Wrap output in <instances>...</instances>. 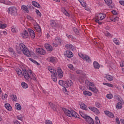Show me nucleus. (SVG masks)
<instances>
[{"label": "nucleus", "mask_w": 124, "mask_h": 124, "mask_svg": "<svg viewBox=\"0 0 124 124\" xmlns=\"http://www.w3.org/2000/svg\"><path fill=\"white\" fill-rule=\"evenodd\" d=\"M62 110H63L65 115L68 116V117H74L75 118H78V116H79V115L73 110L71 109L69 110L68 109H66V108H62Z\"/></svg>", "instance_id": "f257e3e1"}, {"label": "nucleus", "mask_w": 124, "mask_h": 124, "mask_svg": "<svg viewBox=\"0 0 124 124\" xmlns=\"http://www.w3.org/2000/svg\"><path fill=\"white\" fill-rule=\"evenodd\" d=\"M104 113L108 117H109V118H114V114L109 111L105 110Z\"/></svg>", "instance_id": "2eb2a0df"}, {"label": "nucleus", "mask_w": 124, "mask_h": 124, "mask_svg": "<svg viewBox=\"0 0 124 124\" xmlns=\"http://www.w3.org/2000/svg\"><path fill=\"white\" fill-rule=\"evenodd\" d=\"M30 61H31L32 62H33V63H36L37 62L35 60H33L32 58H29Z\"/></svg>", "instance_id": "864d4df0"}, {"label": "nucleus", "mask_w": 124, "mask_h": 124, "mask_svg": "<svg viewBox=\"0 0 124 124\" xmlns=\"http://www.w3.org/2000/svg\"><path fill=\"white\" fill-rule=\"evenodd\" d=\"M105 1L106 4L109 6V8H110L111 9H112V8H114V6L111 5L112 4V0H105Z\"/></svg>", "instance_id": "4468645a"}, {"label": "nucleus", "mask_w": 124, "mask_h": 124, "mask_svg": "<svg viewBox=\"0 0 124 124\" xmlns=\"http://www.w3.org/2000/svg\"><path fill=\"white\" fill-rule=\"evenodd\" d=\"M103 84L104 85V86H107L108 87H109L110 88H113L114 87V85L113 84L108 83H103Z\"/></svg>", "instance_id": "e433bc0d"}, {"label": "nucleus", "mask_w": 124, "mask_h": 124, "mask_svg": "<svg viewBox=\"0 0 124 124\" xmlns=\"http://www.w3.org/2000/svg\"><path fill=\"white\" fill-rule=\"evenodd\" d=\"M64 56L67 58H72L73 57V53L70 50H67L64 53Z\"/></svg>", "instance_id": "6e6552de"}, {"label": "nucleus", "mask_w": 124, "mask_h": 124, "mask_svg": "<svg viewBox=\"0 0 124 124\" xmlns=\"http://www.w3.org/2000/svg\"><path fill=\"white\" fill-rule=\"evenodd\" d=\"M73 31H74L76 34H79V30H78L77 28H74Z\"/></svg>", "instance_id": "a19ab883"}, {"label": "nucleus", "mask_w": 124, "mask_h": 124, "mask_svg": "<svg viewBox=\"0 0 124 124\" xmlns=\"http://www.w3.org/2000/svg\"><path fill=\"white\" fill-rule=\"evenodd\" d=\"M21 86L23 89H28L29 88L28 84L26 83L25 82L21 83Z\"/></svg>", "instance_id": "c85d7f7f"}, {"label": "nucleus", "mask_w": 124, "mask_h": 124, "mask_svg": "<svg viewBox=\"0 0 124 124\" xmlns=\"http://www.w3.org/2000/svg\"><path fill=\"white\" fill-rule=\"evenodd\" d=\"M68 67L70 68V69H73V65L69 64L68 65Z\"/></svg>", "instance_id": "5fc2aeb1"}, {"label": "nucleus", "mask_w": 124, "mask_h": 124, "mask_svg": "<svg viewBox=\"0 0 124 124\" xmlns=\"http://www.w3.org/2000/svg\"><path fill=\"white\" fill-rule=\"evenodd\" d=\"M59 84L60 86H62V87H63V91H64V86L65 84V81H64L63 80H59Z\"/></svg>", "instance_id": "bb28decb"}, {"label": "nucleus", "mask_w": 124, "mask_h": 124, "mask_svg": "<svg viewBox=\"0 0 124 124\" xmlns=\"http://www.w3.org/2000/svg\"><path fill=\"white\" fill-rule=\"evenodd\" d=\"M16 118L18 120H19V121H22V120H23V117H22V116H18Z\"/></svg>", "instance_id": "bf43d9fd"}, {"label": "nucleus", "mask_w": 124, "mask_h": 124, "mask_svg": "<svg viewBox=\"0 0 124 124\" xmlns=\"http://www.w3.org/2000/svg\"><path fill=\"white\" fill-rule=\"evenodd\" d=\"M112 14H113V15H117L118 14V13H117V12L116 11V10H113L111 11Z\"/></svg>", "instance_id": "680f3d73"}, {"label": "nucleus", "mask_w": 124, "mask_h": 124, "mask_svg": "<svg viewBox=\"0 0 124 124\" xmlns=\"http://www.w3.org/2000/svg\"><path fill=\"white\" fill-rule=\"evenodd\" d=\"M21 10H22L24 13H29V8L25 5L21 6Z\"/></svg>", "instance_id": "dca6fc26"}, {"label": "nucleus", "mask_w": 124, "mask_h": 124, "mask_svg": "<svg viewBox=\"0 0 124 124\" xmlns=\"http://www.w3.org/2000/svg\"><path fill=\"white\" fill-rule=\"evenodd\" d=\"M32 5L35 6V7H37L38 8H40L41 7L40 4H39V3H37V2L35 1H32Z\"/></svg>", "instance_id": "b1692460"}, {"label": "nucleus", "mask_w": 124, "mask_h": 124, "mask_svg": "<svg viewBox=\"0 0 124 124\" xmlns=\"http://www.w3.org/2000/svg\"><path fill=\"white\" fill-rule=\"evenodd\" d=\"M31 78L34 81H36V78H35V75L32 74V76L31 77Z\"/></svg>", "instance_id": "09e8293b"}, {"label": "nucleus", "mask_w": 124, "mask_h": 124, "mask_svg": "<svg viewBox=\"0 0 124 124\" xmlns=\"http://www.w3.org/2000/svg\"><path fill=\"white\" fill-rule=\"evenodd\" d=\"M11 97H13L12 99L14 101H17V96L16 95H13Z\"/></svg>", "instance_id": "a18cd8bd"}, {"label": "nucleus", "mask_w": 124, "mask_h": 124, "mask_svg": "<svg viewBox=\"0 0 124 124\" xmlns=\"http://www.w3.org/2000/svg\"><path fill=\"white\" fill-rule=\"evenodd\" d=\"M113 42L116 45H120V41H119V39H118V38H115L113 39Z\"/></svg>", "instance_id": "72a5a7b5"}, {"label": "nucleus", "mask_w": 124, "mask_h": 124, "mask_svg": "<svg viewBox=\"0 0 124 124\" xmlns=\"http://www.w3.org/2000/svg\"><path fill=\"white\" fill-rule=\"evenodd\" d=\"M16 71L17 73V74L18 75V76H20V77H22L23 76V72H22V70L19 68H17L16 69Z\"/></svg>", "instance_id": "4be33fe9"}, {"label": "nucleus", "mask_w": 124, "mask_h": 124, "mask_svg": "<svg viewBox=\"0 0 124 124\" xmlns=\"http://www.w3.org/2000/svg\"><path fill=\"white\" fill-rule=\"evenodd\" d=\"M88 116H87V115L85 114H83L82 115H81V117H82V118H83L84 119H85L86 120V118L88 117Z\"/></svg>", "instance_id": "e2e57ef3"}, {"label": "nucleus", "mask_w": 124, "mask_h": 124, "mask_svg": "<svg viewBox=\"0 0 124 124\" xmlns=\"http://www.w3.org/2000/svg\"><path fill=\"white\" fill-rule=\"evenodd\" d=\"M19 47L20 49V51L22 52L24 55L27 56V57H31V54L29 50V49L27 48V46L25 45V44L23 43H21L19 44Z\"/></svg>", "instance_id": "f03ea898"}, {"label": "nucleus", "mask_w": 124, "mask_h": 124, "mask_svg": "<svg viewBox=\"0 0 124 124\" xmlns=\"http://www.w3.org/2000/svg\"><path fill=\"white\" fill-rule=\"evenodd\" d=\"M95 124H100V121H99V119H98V117L96 116L95 117Z\"/></svg>", "instance_id": "79ce46f5"}, {"label": "nucleus", "mask_w": 124, "mask_h": 124, "mask_svg": "<svg viewBox=\"0 0 124 124\" xmlns=\"http://www.w3.org/2000/svg\"><path fill=\"white\" fill-rule=\"evenodd\" d=\"M62 13H63V14H64V15H65L66 16H69V14L68 13V12L66 10H65V9L64 8L63 9H62Z\"/></svg>", "instance_id": "c756f323"}, {"label": "nucleus", "mask_w": 124, "mask_h": 124, "mask_svg": "<svg viewBox=\"0 0 124 124\" xmlns=\"http://www.w3.org/2000/svg\"><path fill=\"white\" fill-rule=\"evenodd\" d=\"M89 89L93 92V93H98V90L95 88L89 87Z\"/></svg>", "instance_id": "a878e982"}, {"label": "nucleus", "mask_w": 124, "mask_h": 124, "mask_svg": "<svg viewBox=\"0 0 124 124\" xmlns=\"http://www.w3.org/2000/svg\"><path fill=\"white\" fill-rule=\"evenodd\" d=\"M35 29L36 30V31H37L38 32H40L41 31V28H40V26L39 25H37L35 27Z\"/></svg>", "instance_id": "2f4dec72"}, {"label": "nucleus", "mask_w": 124, "mask_h": 124, "mask_svg": "<svg viewBox=\"0 0 124 124\" xmlns=\"http://www.w3.org/2000/svg\"><path fill=\"white\" fill-rule=\"evenodd\" d=\"M78 56L81 58V59H83L84 61H86L87 62H92V60L91 58H90V57L89 56L86 55V54H83L82 53H79L78 54Z\"/></svg>", "instance_id": "39448f33"}, {"label": "nucleus", "mask_w": 124, "mask_h": 124, "mask_svg": "<svg viewBox=\"0 0 124 124\" xmlns=\"http://www.w3.org/2000/svg\"><path fill=\"white\" fill-rule=\"evenodd\" d=\"M83 94H84V95H89V96H91L93 95V93L89 91H83Z\"/></svg>", "instance_id": "cd10ccee"}, {"label": "nucleus", "mask_w": 124, "mask_h": 124, "mask_svg": "<svg viewBox=\"0 0 124 124\" xmlns=\"http://www.w3.org/2000/svg\"><path fill=\"white\" fill-rule=\"evenodd\" d=\"M105 77L108 81H113V80H114V78L110 75H107Z\"/></svg>", "instance_id": "393cba45"}, {"label": "nucleus", "mask_w": 124, "mask_h": 124, "mask_svg": "<svg viewBox=\"0 0 124 124\" xmlns=\"http://www.w3.org/2000/svg\"><path fill=\"white\" fill-rule=\"evenodd\" d=\"M93 67L95 69H99V67H100V65H99V63L97 62L96 61H94L93 63Z\"/></svg>", "instance_id": "412c9836"}, {"label": "nucleus", "mask_w": 124, "mask_h": 124, "mask_svg": "<svg viewBox=\"0 0 124 124\" xmlns=\"http://www.w3.org/2000/svg\"><path fill=\"white\" fill-rule=\"evenodd\" d=\"M49 62H52L53 63L56 62V59H55L54 57H50L49 58Z\"/></svg>", "instance_id": "ea45409f"}, {"label": "nucleus", "mask_w": 124, "mask_h": 124, "mask_svg": "<svg viewBox=\"0 0 124 124\" xmlns=\"http://www.w3.org/2000/svg\"><path fill=\"white\" fill-rule=\"evenodd\" d=\"M95 105L96 107H97V108H101V107H102L101 104L99 103L96 102L95 103Z\"/></svg>", "instance_id": "37998d69"}, {"label": "nucleus", "mask_w": 124, "mask_h": 124, "mask_svg": "<svg viewBox=\"0 0 124 124\" xmlns=\"http://www.w3.org/2000/svg\"><path fill=\"white\" fill-rule=\"evenodd\" d=\"M45 124H52V122L50 120H46V122H45Z\"/></svg>", "instance_id": "3c124183"}, {"label": "nucleus", "mask_w": 124, "mask_h": 124, "mask_svg": "<svg viewBox=\"0 0 124 124\" xmlns=\"http://www.w3.org/2000/svg\"><path fill=\"white\" fill-rule=\"evenodd\" d=\"M100 20H98V19H95V21L96 22V23H98L99 24V25H102V22H100Z\"/></svg>", "instance_id": "6e6d98bb"}, {"label": "nucleus", "mask_w": 124, "mask_h": 124, "mask_svg": "<svg viewBox=\"0 0 124 124\" xmlns=\"http://www.w3.org/2000/svg\"><path fill=\"white\" fill-rule=\"evenodd\" d=\"M80 106L81 109H83V110H87V106L86 104L82 103L80 104Z\"/></svg>", "instance_id": "7c9ffc66"}, {"label": "nucleus", "mask_w": 124, "mask_h": 124, "mask_svg": "<svg viewBox=\"0 0 124 124\" xmlns=\"http://www.w3.org/2000/svg\"><path fill=\"white\" fill-rule=\"evenodd\" d=\"M0 29H5L6 28V24H1V21H0Z\"/></svg>", "instance_id": "58836bf2"}, {"label": "nucleus", "mask_w": 124, "mask_h": 124, "mask_svg": "<svg viewBox=\"0 0 124 124\" xmlns=\"http://www.w3.org/2000/svg\"><path fill=\"white\" fill-rule=\"evenodd\" d=\"M116 124H120V120L119 119V118L117 117L116 119Z\"/></svg>", "instance_id": "0e129e2a"}, {"label": "nucleus", "mask_w": 124, "mask_h": 124, "mask_svg": "<svg viewBox=\"0 0 124 124\" xmlns=\"http://www.w3.org/2000/svg\"><path fill=\"white\" fill-rule=\"evenodd\" d=\"M119 3L121 5H124V1L123 0H121L119 1Z\"/></svg>", "instance_id": "338daca9"}, {"label": "nucleus", "mask_w": 124, "mask_h": 124, "mask_svg": "<svg viewBox=\"0 0 124 124\" xmlns=\"http://www.w3.org/2000/svg\"><path fill=\"white\" fill-rule=\"evenodd\" d=\"M122 103H118L117 104V105H116V108L117 109H122Z\"/></svg>", "instance_id": "4c0bfd02"}, {"label": "nucleus", "mask_w": 124, "mask_h": 124, "mask_svg": "<svg viewBox=\"0 0 124 124\" xmlns=\"http://www.w3.org/2000/svg\"><path fill=\"white\" fill-rule=\"evenodd\" d=\"M45 47L48 52H52L53 51V47L50 44H46Z\"/></svg>", "instance_id": "9d476101"}, {"label": "nucleus", "mask_w": 124, "mask_h": 124, "mask_svg": "<svg viewBox=\"0 0 124 124\" xmlns=\"http://www.w3.org/2000/svg\"><path fill=\"white\" fill-rule=\"evenodd\" d=\"M9 51L11 53H12V52H13V48L11 47L9 48Z\"/></svg>", "instance_id": "774afa93"}, {"label": "nucleus", "mask_w": 124, "mask_h": 124, "mask_svg": "<svg viewBox=\"0 0 124 124\" xmlns=\"http://www.w3.org/2000/svg\"><path fill=\"white\" fill-rule=\"evenodd\" d=\"M89 86V88H93V86H94V85L93 84V83L90 82L89 83V85H88Z\"/></svg>", "instance_id": "13d9d810"}, {"label": "nucleus", "mask_w": 124, "mask_h": 124, "mask_svg": "<svg viewBox=\"0 0 124 124\" xmlns=\"http://www.w3.org/2000/svg\"><path fill=\"white\" fill-rule=\"evenodd\" d=\"M17 11L18 9H17V8L12 6L8 8L7 12L9 13V14H11L12 15H14L15 16V15L17 14Z\"/></svg>", "instance_id": "20e7f679"}, {"label": "nucleus", "mask_w": 124, "mask_h": 124, "mask_svg": "<svg viewBox=\"0 0 124 124\" xmlns=\"http://www.w3.org/2000/svg\"><path fill=\"white\" fill-rule=\"evenodd\" d=\"M101 14H97L95 15V20H100L101 21Z\"/></svg>", "instance_id": "f704fd0d"}, {"label": "nucleus", "mask_w": 124, "mask_h": 124, "mask_svg": "<svg viewBox=\"0 0 124 124\" xmlns=\"http://www.w3.org/2000/svg\"><path fill=\"white\" fill-rule=\"evenodd\" d=\"M65 48L68 50H71V51H73L74 50V46L71 44H68L65 45Z\"/></svg>", "instance_id": "6ab92c4d"}, {"label": "nucleus", "mask_w": 124, "mask_h": 124, "mask_svg": "<svg viewBox=\"0 0 124 124\" xmlns=\"http://www.w3.org/2000/svg\"><path fill=\"white\" fill-rule=\"evenodd\" d=\"M16 109L17 110H21V109H22V107H21V105H20L19 104L16 103L15 105Z\"/></svg>", "instance_id": "c9c22d12"}, {"label": "nucleus", "mask_w": 124, "mask_h": 124, "mask_svg": "<svg viewBox=\"0 0 124 124\" xmlns=\"http://www.w3.org/2000/svg\"><path fill=\"white\" fill-rule=\"evenodd\" d=\"M105 35H106V36H111V34L109 32H107L105 33Z\"/></svg>", "instance_id": "69168bd1"}, {"label": "nucleus", "mask_w": 124, "mask_h": 124, "mask_svg": "<svg viewBox=\"0 0 124 124\" xmlns=\"http://www.w3.org/2000/svg\"><path fill=\"white\" fill-rule=\"evenodd\" d=\"M49 105H50V108H51V109H53L54 111H57V108H58V107L57 106L53 104V103L52 102H49Z\"/></svg>", "instance_id": "aec40b11"}, {"label": "nucleus", "mask_w": 124, "mask_h": 124, "mask_svg": "<svg viewBox=\"0 0 124 124\" xmlns=\"http://www.w3.org/2000/svg\"><path fill=\"white\" fill-rule=\"evenodd\" d=\"M85 120L87 123H88V124H94V122H93V118H91V117L89 116L87 117Z\"/></svg>", "instance_id": "ddd939ff"}, {"label": "nucleus", "mask_w": 124, "mask_h": 124, "mask_svg": "<svg viewBox=\"0 0 124 124\" xmlns=\"http://www.w3.org/2000/svg\"><path fill=\"white\" fill-rule=\"evenodd\" d=\"M89 109H90V110H91V111H93V112H94V113H95L96 114H99L100 113L98 109H97V108H94L93 107H89Z\"/></svg>", "instance_id": "9b49d317"}, {"label": "nucleus", "mask_w": 124, "mask_h": 124, "mask_svg": "<svg viewBox=\"0 0 124 124\" xmlns=\"http://www.w3.org/2000/svg\"><path fill=\"white\" fill-rule=\"evenodd\" d=\"M105 17H106V15L104 14H101V21H102L103 19L105 18Z\"/></svg>", "instance_id": "c03bdc74"}, {"label": "nucleus", "mask_w": 124, "mask_h": 124, "mask_svg": "<svg viewBox=\"0 0 124 124\" xmlns=\"http://www.w3.org/2000/svg\"><path fill=\"white\" fill-rule=\"evenodd\" d=\"M50 25L51 27H52V28H53V27H55L56 28L58 26L57 25V23H56V22H55L54 20H51L50 21Z\"/></svg>", "instance_id": "473e14b6"}, {"label": "nucleus", "mask_w": 124, "mask_h": 124, "mask_svg": "<svg viewBox=\"0 0 124 124\" xmlns=\"http://www.w3.org/2000/svg\"><path fill=\"white\" fill-rule=\"evenodd\" d=\"M5 108L8 110V111H12V107L10 106V104L7 103L5 104Z\"/></svg>", "instance_id": "5701e85b"}, {"label": "nucleus", "mask_w": 124, "mask_h": 124, "mask_svg": "<svg viewBox=\"0 0 124 124\" xmlns=\"http://www.w3.org/2000/svg\"><path fill=\"white\" fill-rule=\"evenodd\" d=\"M91 82H90V81H89V80H85V85H87V86H89V85H90V83Z\"/></svg>", "instance_id": "052dcab7"}, {"label": "nucleus", "mask_w": 124, "mask_h": 124, "mask_svg": "<svg viewBox=\"0 0 124 124\" xmlns=\"http://www.w3.org/2000/svg\"><path fill=\"white\" fill-rule=\"evenodd\" d=\"M36 13L39 17H41V13L38 10H36Z\"/></svg>", "instance_id": "de8ad7c7"}, {"label": "nucleus", "mask_w": 124, "mask_h": 124, "mask_svg": "<svg viewBox=\"0 0 124 124\" xmlns=\"http://www.w3.org/2000/svg\"><path fill=\"white\" fill-rule=\"evenodd\" d=\"M48 69L50 72L52 73V74H53V73H55V72H58L59 78H62L63 77V72L60 67H58L57 68V70H55L52 69L51 67H48Z\"/></svg>", "instance_id": "7ed1b4c3"}, {"label": "nucleus", "mask_w": 124, "mask_h": 124, "mask_svg": "<svg viewBox=\"0 0 124 124\" xmlns=\"http://www.w3.org/2000/svg\"><path fill=\"white\" fill-rule=\"evenodd\" d=\"M28 31L31 38H34V37H35V34L34 33V31H33V30L31 29H29Z\"/></svg>", "instance_id": "a211bd4d"}, {"label": "nucleus", "mask_w": 124, "mask_h": 124, "mask_svg": "<svg viewBox=\"0 0 124 124\" xmlns=\"http://www.w3.org/2000/svg\"><path fill=\"white\" fill-rule=\"evenodd\" d=\"M119 20V17H116L113 18H112V22H116V21Z\"/></svg>", "instance_id": "8fccbe9b"}, {"label": "nucleus", "mask_w": 124, "mask_h": 124, "mask_svg": "<svg viewBox=\"0 0 124 124\" xmlns=\"http://www.w3.org/2000/svg\"><path fill=\"white\" fill-rule=\"evenodd\" d=\"M22 72L23 73V76H24V77L25 79H26V80H29V79L31 78V76H30V74H29V73H28L26 69H23Z\"/></svg>", "instance_id": "0eeeda50"}, {"label": "nucleus", "mask_w": 124, "mask_h": 124, "mask_svg": "<svg viewBox=\"0 0 124 124\" xmlns=\"http://www.w3.org/2000/svg\"><path fill=\"white\" fill-rule=\"evenodd\" d=\"M73 84V82H72V80H68L65 81V86H64V91L67 92V90H66V88H68L69 87H71Z\"/></svg>", "instance_id": "423d86ee"}, {"label": "nucleus", "mask_w": 124, "mask_h": 124, "mask_svg": "<svg viewBox=\"0 0 124 124\" xmlns=\"http://www.w3.org/2000/svg\"><path fill=\"white\" fill-rule=\"evenodd\" d=\"M36 52L40 55H44L46 54V51L42 48H38L36 49Z\"/></svg>", "instance_id": "1a4fd4ad"}, {"label": "nucleus", "mask_w": 124, "mask_h": 124, "mask_svg": "<svg viewBox=\"0 0 124 124\" xmlns=\"http://www.w3.org/2000/svg\"><path fill=\"white\" fill-rule=\"evenodd\" d=\"M58 74L59 75V74H58V72H56L55 73L52 74L51 78L54 82H57V80L58 79L57 78V76H58Z\"/></svg>", "instance_id": "f8f14e48"}, {"label": "nucleus", "mask_w": 124, "mask_h": 124, "mask_svg": "<svg viewBox=\"0 0 124 124\" xmlns=\"http://www.w3.org/2000/svg\"><path fill=\"white\" fill-rule=\"evenodd\" d=\"M81 4L83 7H86L87 5V3H86V2L85 1L83 2L82 3H81Z\"/></svg>", "instance_id": "4d7b16f0"}, {"label": "nucleus", "mask_w": 124, "mask_h": 124, "mask_svg": "<svg viewBox=\"0 0 124 124\" xmlns=\"http://www.w3.org/2000/svg\"><path fill=\"white\" fill-rule=\"evenodd\" d=\"M27 19H28V20H33V18H32V17H31L30 15H28L27 16Z\"/></svg>", "instance_id": "603ef678"}, {"label": "nucleus", "mask_w": 124, "mask_h": 124, "mask_svg": "<svg viewBox=\"0 0 124 124\" xmlns=\"http://www.w3.org/2000/svg\"><path fill=\"white\" fill-rule=\"evenodd\" d=\"M107 98H108V99H111V98H113V95L112 94H108L107 95Z\"/></svg>", "instance_id": "49530a36"}, {"label": "nucleus", "mask_w": 124, "mask_h": 124, "mask_svg": "<svg viewBox=\"0 0 124 124\" xmlns=\"http://www.w3.org/2000/svg\"><path fill=\"white\" fill-rule=\"evenodd\" d=\"M21 36L22 38H28L29 37V34H28V31H25L21 33Z\"/></svg>", "instance_id": "f3484780"}]
</instances>
